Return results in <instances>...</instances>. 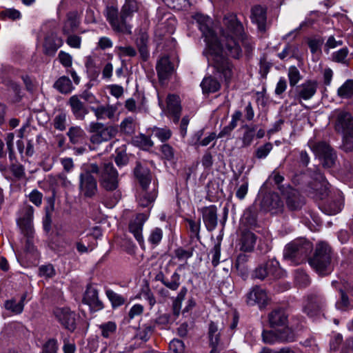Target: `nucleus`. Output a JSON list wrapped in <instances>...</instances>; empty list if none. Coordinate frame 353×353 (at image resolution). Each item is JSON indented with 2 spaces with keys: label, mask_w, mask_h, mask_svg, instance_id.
<instances>
[{
  "label": "nucleus",
  "mask_w": 353,
  "mask_h": 353,
  "mask_svg": "<svg viewBox=\"0 0 353 353\" xmlns=\"http://www.w3.org/2000/svg\"><path fill=\"white\" fill-rule=\"evenodd\" d=\"M308 145L314 154L323 161L324 167L331 168L334 164L335 153L326 142L310 141Z\"/></svg>",
  "instance_id": "6"
},
{
  "label": "nucleus",
  "mask_w": 353,
  "mask_h": 353,
  "mask_svg": "<svg viewBox=\"0 0 353 353\" xmlns=\"http://www.w3.org/2000/svg\"><path fill=\"white\" fill-rule=\"evenodd\" d=\"M17 223L21 233L28 239V242H29V239L32 238L34 234L32 221L19 219Z\"/></svg>",
  "instance_id": "40"
},
{
  "label": "nucleus",
  "mask_w": 353,
  "mask_h": 353,
  "mask_svg": "<svg viewBox=\"0 0 353 353\" xmlns=\"http://www.w3.org/2000/svg\"><path fill=\"white\" fill-rule=\"evenodd\" d=\"M203 93H214L217 92L221 85L218 80L212 76L205 77L201 83Z\"/></svg>",
  "instance_id": "30"
},
{
  "label": "nucleus",
  "mask_w": 353,
  "mask_h": 353,
  "mask_svg": "<svg viewBox=\"0 0 353 353\" xmlns=\"http://www.w3.org/2000/svg\"><path fill=\"white\" fill-rule=\"evenodd\" d=\"M129 17H123V14L121 12L119 16L117 9L109 8L107 12V20L110 23L112 29L118 32L125 34L131 33V26L128 23Z\"/></svg>",
  "instance_id": "7"
},
{
  "label": "nucleus",
  "mask_w": 353,
  "mask_h": 353,
  "mask_svg": "<svg viewBox=\"0 0 353 353\" xmlns=\"http://www.w3.org/2000/svg\"><path fill=\"white\" fill-rule=\"evenodd\" d=\"M134 174L142 189L146 190L148 188L152 179L150 170L147 167L143 166L140 162H137L134 170Z\"/></svg>",
  "instance_id": "22"
},
{
  "label": "nucleus",
  "mask_w": 353,
  "mask_h": 353,
  "mask_svg": "<svg viewBox=\"0 0 353 353\" xmlns=\"http://www.w3.org/2000/svg\"><path fill=\"white\" fill-rule=\"evenodd\" d=\"M148 218V214L145 213L138 214L136 217L132 219L129 223V231L133 234L139 245L144 244V238L142 231L145 222Z\"/></svg>",
  "instance_id": "14"
},
{
  "label": "nucleus",
  "mask_w": 353,
  "mask_h": 353,
  "mask_svg": "<svg viewBox=\"0 0 353 353\" xmlns=\"http://www.w3.org/2000/svg\"><path fill=\"white\" fill-rule=\"evenodd\" d=\"M343 148L347 152L353 150V131L343 134Z\"/></svg>",
  "instance_id": "57"
},
{
  "label": "nucleus",
  "mask_w": 353,
  "mask_h": 353,
  "mask_svg": "<svg viewBox=\"0 0 353 353\" xmlns=\"http://www.w3.org/2000/svg\"><path fill=\"white\" fill-rule=\"evenodd\" d=\"M187 222L189 225V229L191 232V237H196L197 239H199V232H200V227L201 223L200 221L196 222L192 219H187Z\"/></svg>",
  "instance_id": "61"
},
{
  "label": "nucleus",
  "mask_w": 353,
  "mask_h": 353,
  "mask_svg": "<svg viewBox=\"0 0 353 353\" xmlns=\"http://www.w3.org/2000/svg\"><path fill=\"white\" fill-rule=\"evenodd\" d=\"M39 275L46 278H52L55 275V270L52 264L43 265L39 268Z\"/></svg>",
  "instance_id": "55"
},
{
  "label": "nucleus",
  "mask_w": 353,
  "mask_h": 353,
  "mask_svg": "<svg viewBox=\"0 0 353 353\" xmlns=\"http://www.w3.org/2000/svg\"><path fill=\"white\" fill-rule=\"evenodd\" d=\"M163 238V230L159 228H154L150 232L148 236V241L154 245H157L161 242Z\"/></svg>",
  "instance_id": "47"
},
{
  "label": "nucleus",
  "mask_w": 353,
  "mask_h": 353,
  "mask_svg": "<svg viewBox=\"0 0 353 353\" xmlns=\"http://www.w3.org/2000/svg\"><path fill=\"white\" fill-rule=\"evenodd\" d=\"M69 104L75 117L78 119H83L88 110L79 97L77 95L72 96L70 98Z\"/></svg>",
  "instance_id": "27"
},
{
  "label": "nucleus",
  "mask_w": 353,
  "mask_h": 353,
  "mask_svg": "<svg viewBox=\"0 0 353 353\" xmlns=\"http://www.w3.org/2000/svg\"><path fill=\"white\" fill-rule=\"evenodd\" d=\"M338 95L341 98H350L353 96V81H346L339 89Z\"/></svg>",
  "instance_id": "41"
},
{
  "label": "nucleus",
  "mask_w": 353,
  "mask_h": 353,
  "mask_svg": "<svg viewBox=\"0 0 353 353\" xmlns=\"http://www.w3.org/2000/svg\"><path fill=\"white\" fill-rule=\"evenodd\" d=\"M117 54L120 57H134L137 55L136 50L130 46L116 47Z\"/></svg>",
  "instance_id": "49"
},
{
  "label": "nucleus",
  "mask_w": 353,
  "mask_h": 353,
  "mask_svg": "<svg viewBox=\"0 0 353 353\" xmlns=\"http://www.w3.org/2000/svg\"><path fill=\"white\" fill-rule=\"evenodd\" d=\"M268 180L274 181V183L278 185V188L282 192L283 194H284L283 190V186L281 185V183L284 180L283 176L281 175L280 173L276 170H274L270 175Z\"/></svg>",
  "instance_id": "63"
},
{
  "label": "nucleus",
  "mask_w": 353,
  "mask_h": 353,
  "mask_svg": "<svg viewBox=\"0 0 353 353\" xmlns=\"http://www.w3.org/2000/svg\"><path fill=\"white\" fill-rule=\"evenodd\" d=\"M54 314L58 321L67 330L73 332L76 329V315L69 308H56Z\"/></svg>",
  "instance_id": "11"
},
{
  "label": "nucleus",
  "mask_w": 353,
  "mask_h": 353,
  "mask_svg": "<svg viewBox=\"0 0 353 353\" xmlns=\"http://www.w3.org/2000/svg\"><path fill=\"white\" fill-rule=\"evenodd\" d=\"M263 340L265 343L273 344L277 341L292 342L294 341L295 335L292 329L276 330L263 331Z\"/></svg>",
  "instance_id": "8"
},
{
  "label": "nucleus",
  "mask_w": 353,
  "mask_h": 353,
  "mask_svg": "<svg viewBox=\"0 0 353 353\" xmlns=\"http://www.w3.org/2000/svg\"><path fill=\"white\" fill-rule=\"evenodd\" d=\"M92 173L99 174L101 184L106 190L113 191L117 188L118 172L112 162H104L101 168L96 163H88L84 165L79 175V190L84 196L92 197L97 192V183Z\"/></svg>",
  "instance_id": "2"
},
{
  "label": "nucleus",
  "mask_w": 353,
  "mask_h": 353,
  "mask_svg": "<svg viewBox=\"0 0 353 353\" xmlns=\"http://www.w3.org/2000/svg\"><path fill=\"white\" fill-rule=\"evenodd\" d=\"M67 134L73 144L81 143L85 136L84 130L79 126L71 127Z\"/></svg>",
  "instance_id": "34"
},
{
  "label": "nucleus",
  "mask_w": 353,
  "mask_h": 353,
  "mask_svg": "<svg viewBox=\"0 0 353 353\" xmlns=\"http://www.w3.org/2000/svg\"><path fill=\"white\" fill-rule=\"evenodd\" d=\"M349 50L343 48L332 54V60L337 63H345Z\"/></svg>",
  "instance_id": "53"
},
{
  "label": "nucleus",
  "mask_w": 353,
  "mask_h": 353,
  "mask_svg": "<svg viewBox=\"0 0 353 353\" xmlns=\"http://www.w3.org/2000/svg\"><path fill=\"white\" fill-rule=\"evenodd\" d=\"M256 241V236L253 232H243L240 239V250L243 252H252L254 250Z\"/></svg>",
  "instance_id": "26"
},
{
  "label": "nucleus",
  "mask_w": 353,
  "mask_h": 353,
  "mask_svg": "<svg viewBox=\"0 0 353 353\" xmlns=\"http://www.w3.org/2000/svg\"><path fill=\"white\" fill-rule=\"evenodd\" d=\"M261 206L272 214H277L283 212L284 203L277 193L269 192L263 196Z\"/></svg>",
  "instance_id": "9"
},
{
  "label": "nucleus",
  "mask_w": 353,
  "mask_h": 353,
  "mask_svg": "<svg viewBox=\"0 0 353 353\" xmlns=\"http://www.w3.org/2000/svg\"><path fill=\"white\" fill-rule=\"evenodd\" d=\"M323 41L321 39H312L308 41V46L313 54L319 55L321 54V46Z\"/></svg>",
  "instance_id": "52"
},
{
  "label": "nucleus",
  "mask_w": 353,
  "mask_h": 353,
  "mask_svg": "<svg viewBox=\"0 0 353 353\" xmlns=\"http://www.w3.org/2000/svg\"><path fill=\"white\" fill-rule=\"evenodd\" d=\"M136 123L134 119L128 117L124 119L120 123V130L126 134H132L135 131Z\"/></svg>",
  "instance_id": "39"
},
{
  "label": "nucleus",
  "mask_w": 353,
  "mask_h": 353,
  "mask_svg": "<svg viewBox=\"0 0 353 353\" xmlns=\"http://www.w3.org/2000/svg\"><path fill=\"white\" fill-rule=\"evenodd\" d=\"M342 210V205L341 203H330L324 207L323 211L329 215H333L339 213Z\"/></svg>",
  "instance_id": "62"
},
{
  "label": "nucleus",
  "mask_w": 353,
  "mask_h": 353,
  "mask_svg": "<svg viewBox=\"0 0 353 353\" xmlns=\"http://www.w3.org/2000/svg\"><path fill=\"white\" fill-rule=\"evenodd\" d=\"M54 86L57 90L63 94H68L74 89L70 79L65 76H62L59 78L54 83Z\"/></svg>",
  "instance_id": "32"
},
{
  "label": "nucleus",
  "mask_w": 353,
  "mask_h": 353,
  "mask_svg": "<svg viewBox=\"0 0 353 353\" xmlns=\"http://www.w3.org/2000/svg\"><path fill=\"white\" fill-rule=\"evenodd\" d=\"M245 128H247V130L243 134V136L242 138V142H243V145L245 147H247V146L250 145L253 141V139L254 137L255 129H254V128H249L247 125L245 126Z\"/></svg>",
  "instance_id": "59"
},
{
  "label": "nucleus",
  "mask_w": 353,
  "mask_h": 353,
  "mask_svg": "<svg viewBox=\"0 0 353 353\" xmlns=\"http://www.w3.org/2000/svg\"><path fill=\"white\" fill-rule=\"evenodd\" d=\"M273 148L271 143H266L262 146L258 148L255 152V156L257 159H265L268 157L269 153Z\"/></svg>",
  "instance_id": "51"
},
{
  "label": "nucleus",
  "mask_w": 353,
  "mask_h": 353,
  "mask_svg": "<svg viewBox=\"0 0 353 353\" xmlns=\"http://www.w3.org/2000/svg\"><path fill=\"white\" fill-rule=\"evenodd\" d=\"M203 216V221L208 231L214 230L218 223L217 208L211 205L201 209Z\"/></svg>",
  "instance_id": "18"
},
{
  "label": "nucleus",
  "mask_w": 353,
  "mask_h": 353,
  "mask_svg": "<svg viewBox=\"0 0 353 353\" xmlns=\"http://www.w3.org/2000/svg\"><path fill=\"white\" fill-rule=\"evenodd\" d=\"M63 45V40L55 32H50L45 37L43 48L48 55H54L57 50Z\"/></svg>",
  "instance_id": "21"
},
{
  "label": "nucleus",
  "mask_w": 353,
  "mask_h": 353,
  "mask_svg": "<svg viewBox=\"0 0 353 353\" xmlns=\"http://www.w3.org/2000/svg\"><path fill=\"white\" fill-rule=\"evenodd\" d=\"M212 256V263L214 267L217 266L220 263L221 256V244L216 243L211 251Z\"/></svg>",
  "instance_id": "64"
},
{
  "label": "nucleus",
  "mask_w": 353,
  "mask_h": 353,
  "mask_svg": "<svg viewBox=\"0 0 353 353\" xmlns=\"http://www.w3.org/2000/svg\"><path fill=\"white\" fill-rule=\"evenodd\" d=\"M89 132L91 133L90 143L98 145L114 137L117 134V129L113 126H105L101 123L92 122L90 124Z\"/></svg>",
  "instance_id": "4"
},
{
  "label": "nucleus",
  "mask_w": 353,
  "mask_h": 353,
  "mask_svg": "<svg viewBox=\"0 0 353 353\" xmlns=\"http://www.w3.org/2000/svg\"><path fill=\"white\" fill-rule=\"evenodd\" d=\"M154 327L150 324H144L139 327L137 331L135 337L143 341H147L153 333Z\"/></svg>",
  "instance_id": "37"
},
{
  "label": "nucleus",
  "mask_w": 353,
  "mask_h": 353,
  "mask_svg": "<svg viewBox=\"0 0 353 353\" xmlns=\"http://www.w3.org/2000/svg\"><path fill=\"white\" fill-rule=\"evenodd\" d=\"M148 42V37L145 33H141L137 39V46L143 60H146L149 55Z\"/></svg>",
  "instance_id": "33"
},
{
  "label": "nucleus",
  "mask_w": 353,
  "mask_h": 353,
  "mask_svg": "<svg viewBox=\"0 0 353 353\" xmlns=\"http://www.w3.org/2000/svg\"><path fill=\"white\" fill-rule=\"evenodd\" d=\"M318 83L314 80H307L296 88L295 99L299 103L302 100L312 99L316 92Z\"/></svg>",
  "instance_id": "12"
},
{
  "label": "nucleus",
  "mask_w": 353,
  "mask_h": 353,
  "mask_svg": "<svg viewBox=\"0 0 353 353\" xmlns=\"http://www.w3.org/2000/svg\"><path fill=\"white\" fill-rule=\"evenodd\" d=\"M79 25V19L77 13L76 12H69L62 28L63 34H70L77 29Z\"/></svg>",
  "instance_id": "28"
},
{
  "label": "nucleus",
  "mask_w": 353,
  "mask_h": 353,
  "mask_svg": "<svg viewBox=\"0 0 353 353\" xmlns=\"http://www.w3.org/2000/svg\"><path fill=\"white\" fill-rule=\"evenodd\" d=\"M166 114L172 119L174 123H177L181 112L179 97L173 94H168L166 99Z\"/></svg>",
  "instance_id": "16"
},
{
  "label": "nucleus",
  "mask_w": 353,
  "mask_h": 353,
  "mask_svg": "<svg viewBox=\"0 0 353 353\" xmlns=\"http://www.w3.org/2000/svg\"><path fill=\"white\" fill-rule=\"evenodd\" d=\"M83 301L96 310H99L103 308V303L99 299L97 290L92 287H88L87 288Z\"/></svg>",
  "instance_id": "23"
},
{
  "label": "nucleus",
  "mask_w": 353,
  "mask_h": 353,
  "mask_svg": "<svg viewBox=\"0 0 353 353\" xmlns=\"http://www.w3.org/2000/svg\"><path fill=\"white\" fill-rule=\"evenodd\" d=\"M302 201L300 199L298 192L290 188L288 194L286 197V204L290 210H296L301 207Z\"/></svg>",
  "instance_id": "31"
},
{
  "label": "nucleus",
  "mask_w": 353,
  "mask_h": 353,
  "mask_svg": "<svg viewBox=\"0 0 353 353\" xmlns=\"http://www.w3.org/2000/svg\"><path fill=\"white\" fill-rule=\"evenodd\" d=\"M5 307L15 314H20L23 312L24 304L22 302L17 303L14 300H10L6 302Z\"/></svg>",
  "instance_id": "54"
},
{
  "label": "nucleus",
  "mask_w": 353,
  "mask_h": 353,
  "mask_svg": "<svg viewBox=\"0 0 353 353\" xmlns=\"http://www.w3.org/2000/svg\"><path fill=\"white\" fill-rule=\"evenodd\" d=\"M58 59L63 67L70 68L72 66V57L70 54L64 51H60L58 54Z\"/></svg>",
  "instance_id": "60"
},
{
  "label": "nucleus",
  "mask_w": 353,
  "mask_h": 353,
  "mask_svg": "<svg viewBox=\"0 0 353 353\" xmlns=\"http://www.w3.org/2000/svg\"><path fill=\"white\" fill-rule=\"evenodd\" d=\"M249 305H258L260 308L267 305L269 298L265 290L259 286L253 287L246 295Z\"/></svg>",
  "instance_id": "15"
},
{
  "label": "nucleus",
  "mask_w": 353,
  "mask_h": 353,
  "mask_svg": "<svg viewBox=\"0 0 353 353\" xmlns=\"http://www.w3.org/2000/svg\"><path fill=\"white\" fill-rule=\"evenodd\" d=\"M139 6L140 3L136 0H125L121 12L123 14V17L130 19L132 14L139 10Z\"/></svg>",
  "instance_id": "35"
},
{
  "label": "nucleus",
  "mask_w": 353,
  "mask_h": 353,
  "mask_svg": "<svg viewBox=\"0 0 353 353\" xmlns=\"http://www.w3.org/2000/svg\"><path fill=\"white\" fill-rule=\"evenodd\" d=\"M270 326L276 330L290 329L288 325V316L281 309L273 310L268 316Z\"/></svg>",
  "instance_id": "17"
},
{
  "label": "nucleus",
  "mask_w": 353,
  "mask_h": 353,
  "mask_svg": "<svg viewBox=\"0 0 353 353\" xmlns=\"http://www.w3.org/2000/svg\"><path fill=\"white\" fill-rule=\"evenodd\" d=\"M57 341L54 339H50L44 344L41 353H57Z\"/></svg>",
  "instance_id": "58"
},
{
  "label": "nucleus",
  "mask_w": 353,
  "mask_h": 353,
  "mask_svg": "<svg viewBox=\"0 0 353 353\" xmlns=\"http://www.w3.org/2000/svg\"><path fill=\"white\" fill-rule=\"evenodd\" d=\"M251 19L256 23L261 31L265 30L266 26V10L261 6H255L251 10Z\"/></svg>",
  "instance_id": "24"
},
{
  "label": "nucleus",
  "mask_w": 353,
  "mask_h": 353,
  "mask_svg": "<svg viewBox=\"0 0 353 353\" xmlns=\"http://www.w3.org/2000/svg\"><path fill=\"white\" fill-rule=\"evenodd\" d=\"M194 18L205 43L203 54L216 72L223 75L225 81L230 82L233 76V65L227 57L238 59L241 55L239 41L243 40L244 37L242 23L235 14L225 15L220 30L221 38L219 39L212 28V22L209 17L197 13Z\"/></svg>",
  "instance_id": "1"
},
{
  "label": "nucleus",
  "mask_w": 353,
  "mask_h": 353,
  "mask_svg": "<svg viewBox=\"0 0 353 353\" xmlns=\"http://www.w3.org/2000/svg\"><path fill=\"white\" fill-rule=\"evenodd\" d=\"M90 110L98 120H105L114 118L117 108L111 105H99L97 107H90Z\"/></svg>",
  "instance_id": "25"
},
{
  "label": "nucleus",
  "mask_w": 353,
  "mask_h": 353,
  "mask_svg": "<svg viewBox=\"0 0 353 353\" xmlns=\"http://www.w3.org/2000/svg\"><path fill=\"white\" fill-rule=\"evenodd\" d=\"M101 336L105 339L111 338L117 329V324L113 321H108L99 325Z\"/></svg>",
  "instance_id": "36"
},
{
  "label": "nucleus",
  "mask_w": 353,
  "mask_h": 353,
  "mask_svg": "<svg viewBox=\"0 0 353 353\" xmlns=\"http://www.w3.org/2000/svg\"><path fill=\"white\" fill-rule=\"evenodd\" d=\"M325 305L324 299L319 294H310L307 296L303 306V312L313 317L319 315Z\"/></svg>",
  "instance_id": "13"
},
{
  "label": "nucleus",
  "mask_w": 353,
  "mask_h": 353,
  "mask_svg": "<svg viewBox=\"0 0 353 353\" xmlns=\"http://www.w3.org/2000/svg\"><path fill=\"white\" fill-rule=\"evenodd\" d=\"M67 115L66 113L61 112L54 119V127L57 130L63 131L66 128Z\"/></svg>",
  "instance_id": "44"
},
{
  "label": "nucleus",
  "mask_w": 353,
  "mask_h": 353,
  "mask_svg": "<svg viewBox=\"0 0 353 353\" xmlns=\"http://www.w3.org/2000/svg\"><path fill=\"white\" fill-rule=\"evenodd\" d=\"M341 293L340 299L336 303V307L337 309L343 311H346L352 308V305L347 296L342 289L339 290Z\"/></svg>",
  "instance_id": "42"
},
{
  "label": "nucleus",
  "mask_w": 353,
  "mask_h": 353,
  "mask_svg": "<svg viewBox=\"0 0 353 353\" xmlns=\"http://www.w3.org/2000/svg\"><path fill=\"white\" fill-rule=\"evenodd\" d=\"M312 248L311 243L306 241H297L288 244L284 250V257L299 263L307 256Z\"/></svg>",
  "instance_id": "5"
},
{
  "label": "nucleus",
  "mask_w": 353,
  "mask_h": 353,
  "mask_svg": "<svg viewBox=\"0 0 353 353\" xmlns=\"http://www.w3.org/2000/svg\"><path fill=\"white\" fill-rule=\"evenodd\" d=\"M105 294L113 307H119L125 302V299L122 295L114 292L110 289L106 290Z\"/></svg>",
  "instance_id": "38"
},
{
  "label": "nucleus",
  "mask_w": 353,
  "mask_h": 353,
  "mask_svg": "<svg viewBox=\"0 0 353 353\" xmlns=\"http://www.w3.org/2000/svg\"><path fill=\"white\" fill-rule=\"evenodd\" d=\"M159 80L161 83L168 80L173 71V65L167 57L161 58L156 65Z\"/></svg>",
  "instance_id": "20"
},
{
  "label": "nucleus",
  "mask_w": 353,
  "mask_h": 353,
  "mask_svg": "<svg viewBox=\"0 0 353 353\" xmlns=\"http://www.w3.org/2000/svg\"><path fill=\"white\" fill-rule=\"evenodd\" d=\"M152 134L154 137H157L160 141L164 142L170 138L172 135V132L168 128H161L154 127L152 129Z\"/></svg>",
  "instance_id": "43"
},
{
  "label": "nucleus",
  "mask_w": 353,
  "mask_h": 353,
  "mask_svg": "<svg viewBox=\"0 0 353 353\" xmlns=\"http://www.w3.org/2000/svg\"><path fill=\"white\" fill-rule=\"evenodd\" d=\"M288 75L291 87H294L301 79L300 72L295 66H290L289 68Z\"/></svg>",
  "instance_id": "45"
},
{
  "label": "nucleus",
  "mask_w": 353,
  "mask_h": 353,
  "mask_svg": "<svg viewBox=\"0 0 353 353\" xmlns=\"http://www.w3.org/2000/svg\"><path fill=\"white\" fill-rule=\"evenodd\" d=\"M170 353H183L185 345L182 341L173 339L169 344Z\"/></svg>",
  "instance_id": "56"
},
{
  "label": "nucleus",
  "mask_w": 353,
  "mask_h": 353,
  "mask_svg": "<svg viewBox=\"0 0 353 353\" xmlns=\"http://www.w3.org/2000/svg\"><path fill=\"white\" fill-rule=\"evenodd\" d=\"M181 276L177 272H174L170 278V280H167L165 287L171 290L176 291L180 286Z\"/></svg>",
  "instance_id": "50"
},
{
  "label": "nucleus",
  "mask_w": 353,
  "mask_h": 353,
  "mask_svg": "<svg viewBox=\"0 0 353 353\" xmlns=\"http://www.w3.org/2000/svg\"><path fill=\"white\" fill-rule=\"evenodd\" d=\"M170 8L176 10L186 9L190 6L189 0H163Z\"/></svg>",
  "instance_id": "48"
},
{
  "label": "nucleus",
  "mask_w": 353,
  "mask_h": 353,
  "mask_svg": "<svg viewBox=\"0 0 353 353\" xmlns=\"http://www.w3.org/2000/svg\"><path fill=\"white\" fill-rule=\"evenodd\" d=\"M279 262L274 259H270L265 263L259 265L254 271L252 276L254 278L263 280L268 275L278 277L280 273Z\"/></svg>",
  "instance_id": "10"
},
{
  "label": "nucleus",
  "mask_w": 353,
  "mask_h": 353,
  "mask_svg": "<svg viewBox=\"0 0 353 353\" xmlns=\"http://www.w3.org/2000/svg\"><path fill=\"white\" fill-rule=\"evenodd\" d=\"M208 334L211 345H218L219 333L218 332V327L214 322L210 323Z\"/></svg>",
  "instance_id": "46"
},
{
  "label": "nucleus",
  "mask_w": 353,
  "mask_h": 353,
  "mask_svg": "<svg viewBox=\"0 0 353 353\" xmlns=\"http://www.w3.org/2000/svg\"><path fill=\"white\" fill-rule=\"evenodd\" d=\"M148 188L146 190L142 189V191L139 193L137 201L139 205L142 207H148L154 202L155 200L157 192L155 189V186H154L153 189L148 192Z\"/></svg>",
  "instance_id": "29"
},
{
  "label": "nucleus",
  "mask_w": 353,
  "mask_h": 353,
  "mask_svg": "<svg viewBox=\"0 0 353 353\" xmlns=\"http://www.w3.org/2000/svg\"><path fill=\"white\" fill-rule=\"evenodd\" d=\"M335 130L342 134L353 131V119L351 115L345 112H339L336 123Z\"/></svg>",
  "instance_id": "19"
},
{
  "label": "nucleus",
  "mask_w": 353,
  "mask_h": 353,
  "mask_svg": "<svg viewBox=\"0 0 353 353\" xmlns=\"http://www.w3.org/2000/svg\"><path fill=\"white\" fill-rule=\"evenodd\" d=\"M309 264L316 272L326 275L331 272V249L325 243L317 244L315 252L309 259Z\"/></svg>",
  "instance_id": "3"
}]
</instances>
